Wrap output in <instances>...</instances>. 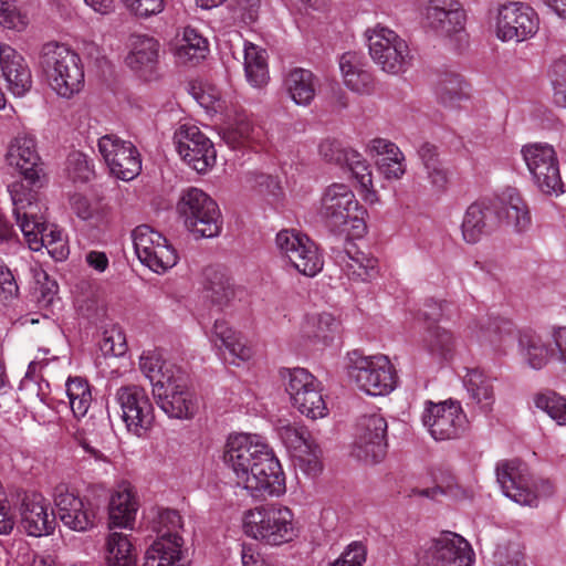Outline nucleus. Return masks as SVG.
Returning <instances> with one entry per match:
<instances>
[{"instance_id": "1", "label": "nucleus", "mask_w": 566, "mask_h": 566, "mask_svg": "<svg viewBox=\"0 0 566 566\" xmlns=\"http://www.w3.org/2000/svg\"><path fill=\"white\" fill-rule=\"evenodd\" d=\"M224 461L234 473L237 484L255 499L285 493V475L264 438L240 433L230 437Z\"/></svg>"}, {"instance_id": "2", "label": "nucleus", "mask_w": 566, "mask_h": 566, "mask_svg": "<svg viewBox=\"0 0 566 566\" xmlns=\"http://www.w3.org/2000/svg\"><path fill=\"white\" fill-rule=\"evenodd\" d=\"M13 214L23 233L29 248L39 251L45 248L56 260H63L69 254L63 232L55 226L49 224L39 214L40 207L34 195L21 196L12 192Z\"/></svg>"}, {"instance_id": "3", "label": "nucleus", "mask_w": 566, "mask_h": 566, "mask_svg": "<svg viewBox=\"0 0 566 566\" xmlns=\"http://www.w3.org/2000/svg\"><path fill=\"white\" fill-rule=\"evenodd\" d=\"M242 523L245 535L271 546L289 543L297 534L292 510L280 504L249 510Z\"/></svg>"}, {"instance_id": "4", "label": "nucleus", "mask_w": 566, "mask_h": 566, "mask_svg": "<svg viewBox=\"0 0 566 566\" xmlns=\"http://www.w3.org/2000/svg\"><path fill=\"white\" fill-rule=\"evenodd\" d=\"M80 62V56L64 44L50 42L42 46L40 65L52 90L62 97H71L83 87Z\"/></svg>"}, {"instance_id": "5", "label": "nucleus", "mask_w": 566, "mask_h": 566, "mask_svg": "<svg viewBox=\"0 0 566 566\" xmlns=\"http://www.w3.org/2000/svg\"><path fill=\"white\" fill-rule=\"evenodd\" d=\"M177 210L186 228L197 238H214L222 229L218 203L203 190L191 187L182 191Z\"/></svg>"}, {"instance_id": "6", "label": "nucleus", "mask_w": 566, "mask_h": 566, "mask_svg": "<svg viewBox=\"0 0 566 566\" xmlns=\"http://www.w3.org/2000/svg\"><path fill=\"white\" fill-rule=\"evenodd\" d=\"M318 213L333 231H346L348 224L356 230L365 229L363 220L365 211L346 184L334 182L324 189Z\"/></svg>"}, {"instance_id": "7", "label": "nucleus", "mask_w": 566, "mask_h": 566, "mask_svg": "<svg viewBox=\"0 0 566 566\" xmlns=\"http://www.w3.org/2000/svg\"><path fill=\"white\" fill-rule=\"evenodd\" d=\"M369 55L385 73L399 75L411 66L412 54L409 45L394 30L376 24L365 31Z\"/></svg>"}, {"instance_id": "8", "label": "nucleus", "mask_w": 566, "mask_h": 566, "mask_svg": "<svg viewBox=\"0 0 566 566\" xmlns=\"http://www.w3.org/2000/svg\"><path fill=\"white\" fill-rule=\"evenodd\" d=\"M348 374L356 386L370 396H385L397 384L395 368L385 355L361 356L353 353Z\"/></svg>"}, {"instance_id": "9", "label": "nucleus", "mask_w": 566, "mask_h": 566, "mask_svg": "<svg viewBox=\"0 0 566 566\" xmlns=\"http://www.w3.org/2000/svg\"><path fill=\"white\" fill-rule=\"evenodd\" d=\"M521 154L535 185L543 193L563 192L558 159L553 146L542 143L527 144L522 147Z\"/></svg>"}, {"instance_id": "10", "label": "nucleus", "mask_w": 566, "mask_h": 566, "mask_svg": "<svg viewBox=\"0 0 566 566\" xmlns=\"http://www.w3.org/2000/svg\"><path fill=\"white\" fill-rule=\"evenodd\" d=\"M115 400L127 431L138 438L144 437L155 421L154 407L146 390L138 385L122 386L116 390Z\"/></svg>"}, {"instance_id": "11", "label": "nucleus", "mask_w": 566, "mask_h": 566, "mask_svg": "<svg viewBox=\"0 0 566 566\" xmlns=\"http://www.w3.org/2000/svg\"><path fill=\"white\" fill-rule=\"evenodd\" d=\"M275 243L280 253L301 274L313 277L322 271L323 256L307 235L295 230H282L276 234Z\"/></svg>"}, {"instance_id": "12", "label": "nucleus", "mask_w": 566, "mask_h": 566, "mask_svg": "<svg viewBox=\"0 0 566 566\" xmlns=\"http://www.w3.org/2000/svg\"><path fill=\"white\" fill-rule=\"evenodd\" d=\"M473 557L468 541L455 533L443 532L419 552L418 562L422 566H470Z\"/></svg>"}, {"instance_id": "13", "label": "nucleus", "mask_w": 566, "mask_h": 566, "mask_svg": "<svg viewBox=\"0 0 566 566\" xmlns=\"http://www.w3.org/2000/svg\"><path fill=\"white\" fill-rule=\"evenodd\" d=\"M132 235L137 258L155 273H164L177 264L176 250L158 231L142 224Z\"/></svg>"}, {"instance_id": "14", "label": "nucleus", "mask_w": 566, "mask_h": 566, "mask_svg": "<svg viewBox=\"0 0 566 566\" xmlns=\"http://www.w3.org/2000/svg\"><path fill=\"white\" fill-rule=\"evenodd\" d=\"M538 28V15L527 3L509 2L497 10L495 32L501 41L523 42L533 38Z\"/></svg>"}, {"instance_id": "15", "label": "nucleus", "mask_w": 566, "mask_h": 566, "mask_svg": "<svg viewBox=\"0 0 566 566\" xmlns=\"http://www.w3.org/2000/svg\"><path fill=\"white\" fill-rule=\"evenodd\" d=\"M423 426L438 441L459 438L467 429L468 419L458 401L426 402L421 416Z\"/></svg>"}, {"instance_id": "16", "label": "nucleus", "mask_w": 566, "mask_h": 566, "mask_svg": "<svg viewBox=\"0 0 566 566\" xmlns=\"http://www.w3.org/2000/svg\"><path fill=\"white\" fill-rule=\"evenodd\" d=\"M98 151L111 174L118 179L129 181L142 170V160L132 142L116 135H105L98 139Z\"/></svg>"}, {"instance_id": "17", "label": "nucleus", "mask_w": 566, "mask_h": 566, "mask_svg": "<svg viewBox=\"0 0 566 566\" xmlns=\"http://www.w3.org/2000/svg\"><path fill=\"white\" fill-rule=\"evenodd\" d=\"M180 157L197 172H206L216 161L210 139L195 125L182 124L174 135Z\"/></svg>"}, {"instance_id": "18", "label": "nucleus", "mask_w": 566, "mask_h": 566, "mask_svg": "<svg viewBox=\"0 0 566 566\" xmlns=\"http://www.w3.org/2000/svg\"><path fill=\"white\" fill-rule=\"evenodd\" d=\"M8 164L15 168L31 187H41L44 177L43 163L33 134L22 132L14 136L7 151Z\"/></svg>"}, {"instance_id": "19", "label": "nucleus", "mask_w": 566, "mask_h": 566, "mask_svg": "<svg viewBox=\"0 0 566 566\" xmlns=\"http://www.w3.org/2000/svg\"><path fill=\"white\" fill-rule=\"evenodd\" d=\"M426 27L439 36L462 38L467 14L458 0H429L423 8Z\"/></svg>"}, {"instance_id": "20", "label": "nucleus", "mask_w": 566, "mask_h": 566, "mask_svg": "<svg viewBox=\"0 0 566 566\" xmlns=\"http://www.w3.org/2000/svg\"><path fill=\"white\" fill-rule=\"evenodd\" d=\"M496 480L504 495L512 501L521 505H537V493L524 463L517 460L497 463Z\"/></svg>"}, {"instance_id": "21", "label": "nucleus", "mask_w": 566, "mask_h": 566, "mask_svg": "<svg viewBox=\"0 0 566 566\" xmlns=\"http://www.w3.org/2000/svg\"><path fill=\"white\" fill-rule=\"evenodd\" d=\"M153 395L160 409L171 418L190 419L198 408L197 396L185 385L167 378V384L158 379Z\"/></svg>"}, {"instance_id": "22", "label": "nucleus", "mask_w": 566, "mask_h": 566, "mask_svg": "<svg viewBox=\"0 0 566 566\" xmlns=\"http://www.w3.org/2000/svg\"><path fill=\"white\" fill-rule=\"evenodd\" d=\"M387 421L379 413L360 418L355 442L356 455L373 463L384 459L387 450Z\"/></svg>"}, {"instance_id": "23", "label": "nucleus", "mask_w": 566, "mask_h": 566, "mask_svg": "<svg viewBox=\"0 0 566 566\" xmlns=\"http://www.w3.org/2000/svg\"><path fill=\"white\" fill-rule=\"evenodd\" d=\"M54 504L61 522L72 531L85 532L93 527L95 513L90 502L84 501L65 484L54 490Z\"/></svg>"}, {"instance_id": "24", "label": "nucleus", "mask_w": 566, "mask_h": 566, "mask_svg": "<svg viewBox=\"0 0 566 566\" xmlns=\"http://www.w3.org/2000/svg\"><path fill=\"white\" fill-rule=\"evenodd\" d=\"M500 224L501 217L494 202L475 201L464 212L461 223L462 238L467 243L474 244L495 231Z\"/></svg>"}, {"instance_id": "25", "label": "nucleus", "mask_w": 566, "mask_h": 566, "mask_svg": "<svg viewBox=\"0 0 566 566\" xmlns=\"http://www.w3.org/2000/svg\"><path fill=\"white\" fill-rule=\"evenodd\" d=\"M50 504L42 494L24 493L20 504L21 526L30 536H44L54 531L55 515L49 513Z\"/></svg>"}, {"instance_id": "26", "label": "nucleus", "mask_w": 566, "mask_h": 566, "mask_svg": "<svg viewBox=\"0 0 566 566\" xmlns=\"http://www.w3.org/2000/svg\"><path fill=\"white\" fill-rule=\"evenodd\" d=\"M160 43L153 36L134 34L129 39L126 63L138 76L150 80L159 64Z\"/></svg>"}, {"instance_id": "27", "label": "nucleus", "mask_w": 566, "mask_h": 566, "mask_svg": "<svg viewBox=\"0 0 566 566\" xmlns=\"http://www.w3.org/2000/svg\"><path fill=\"white\" fill-rule=\"evenodd\" d=\"M0 70L14 96H22L31 88V71L23 56L4 43H0Z\"/></svg>"}, {"instance_id": "28", "label": "nucleus", "mask_w": 566, "mask_h": 566, "mask_svg": "<svg viewBox=\"0 0 566 566\" xmlns=\"http://www.w3.org/2000/svg\"><path fill=\"white\" fill-rule=\"evenodd\" d=\"M138 501L134 488L128 482H122L113 491L108 503L109 528H129L135 523Z\"/></svg>"}, {"instance_id": "29", "label": "nucleus", "mask_w": 566, "mask_h": 566, "mask_svg": "<svg viewBox=\"0 0 566 566\" xmlns=\"http://www.w3.org/2000/svg\"><path fill=\"white\" fill-rule=\"evenodd\" d=\"M338 64L343 82L348 90L357 94H370L374 91L373 74L360 53L345 52L340 55Z\"/></svg>"}, {"instance_id": "30", "label": "nucleus", "mask_w": 566, "mask_h": 566, "mask_svg": "<svg viewBox=\"0 0 566 566\" xmlns=\"http://www.w3.org/2000/svg\"><path fill=\"white\" fill-rule=\"evenodd\" d=\"M501 223L516 232H524L531 227L532 218L526 202L516 189H506L494 201Z\"/></svg>"}, {"instance_id": "31", "label": "nucleus", "mask_w": 566, "mask_h": 566, "mask_svg": "<svg viewBox=\"0 0 566 566\" xmlns=\"http://www.w3.org/2000/svg\"><path fill=\"white\" fill-rule=\"evenodd\" d=\"M211 342L220 350L224 348L228 352L232 364L235 363V359L248 360L252 356V350L245 345L242 336L233 331L224 319H216L211 332Z\"/></svg>"}, {"instance_id": "32", "label": "nucleus", "mask_w": 566, "mask_h": 566, "mask_svg": "<svg viewBox=\"0 0 566 566\" xmlns=\"http://www.w3.org/2000/svg\"><path fill=\"white\" fill-rule=\"evenodd\" d=\"M284 83L289 96L302 106L311 104L318 87L317 77L310 70L302 67L291 70Z\"/></svg>"}, {"instance_id": "33", "label": "nucleus", "mask_w": 566, "mask_h": 566, "mask_svg": "<svg viewBox=\"0 0 566 566\" xmlns=\"http://www.w3.org/2000/svg\"><path fill=\"white\" fill-rule=\"evenodd\" d=\"M107 434L108 432L104 423L98 424L93 418H90L75 430L73 437L85 453L94 460L107 462L108 459L102 451Z\"/></svg>"}, {"instance_id": "34", "label": "nucleus", "mask_w": 566, "mask_h": 566, "mask_svg": "<svg viewBox=\"0 0 566 566\" xmlns=\"http://www.w3.org/2000/svg\"><path fill=\"white\" fill-rule=\"evenodd\" d=\"M244 72L249 84L262 87L269 82L266 51L253 43L244 44Z\"/></svg>"}, {"instance_id": "35", "label": "nucleus", "mask_w": 566, "mask_h": 566, "mask_svg": "<svg viewBox=\"0 0 566 566\" xmlns=\"http://www.w3.org/2000/svg\"><path fill=\"white\" fill-rule=\"evenodd\" d=\"M209 51L207 39L196 29L187 27L184 30L182 39L175 48V56L178 63H198L205 59Z\"/></svg>"}, {"instance_id": "36", "label": "nucleus", "mask_w": 566, "mask_h": 566, "mask_svg": "<svg viewBox=\"0 0 566 566\" xmlns=\"http://www.w3.org/2000/svg\"><path fill=\"white\" fill-rule=\"evenodd\" d=\"M226 142L233 148L238 146L253 147L265 140L263 128L248 117H238L234 124L224 133Z\"/></svg>"}, {"instance_id": "37", "label": "nucleus", "mask_w": 566, "mask_h": 566, "mask_svg": "<svg viewBox=\"0 0 566 566\" xmlns=\"http://www.w3.org/2000/svg\"><path fill=\"white\" fill-rule=\"evenodd\" d=\"M182 546L174 539L157 538L146 551L144 566H181Z\"/></svg>"}, {"instance_id": "38", "label": "nucleus", "mask_w": 566, "mask_h": 566, "mask_svg": "<svg viewBox=\"0 0 566 566\" xmlns=\"http://www.w3.org/2000/svg\"><path fill=\"white\" fill-rule=\"evenodd\" d=\"M105 546L107 566H136V555L128 535L111 532Z\"/></svg>"}, {"instance_id": "39", "label": "nucleus", "mask_w": 566, "mask_h": 566, "mask_svg": "<svg viewBox=\"0 0 566 566\" xmlns=\"http://www.w3.org/2000/svg\"><path fill=\"white\" fill-rule=\"evenodd\" d=\"M464 385L471 398L480 406V408L488 412L494 402V392L491 379L488 378L483 371L473 368L468 369L464 376Z\"/></svg>"}, {"instance_id": "40", "label": "nucleus", "mask_w": 566, "mask_h": 566, "mask_svg": "<svg viewBox=\"0 0 566 566\" xmlns=\"http://www.w3.org/2000/svg\"><path fill=\"white\" fill-rule=\"evenodd\" d=\"M280 377L284 382L285 390L291 401L295 397L304 396L307 391L322 385V382L305 368H281Z\"/></svg>"}, {"instance_id": "41", "label": "nucleus", "mask_w": 566, "mask_h": 566, "mask_svg": "<svg viewBox=\"0 0 566 566\" xmlns=\"http://www.w3.org/2000/svg\"><path fill=\"white\" fill-rule=\"evenodd\" d=\"M437 97L446 107H457L468 98L467 84L459 74L448 73L440 77L437 88Z\"/></svg>"}, {"instance_id": "42", "label": "nucleus", "mask_w": 566, "mask_h": 566, "mask_svg": "<svg viewBox=\"0 0 566 566\" xmlns=\"http://www.w3.org/2000/svg\"><path fill=\"white\" fill-rule=\"evenodd\" d=\"M481 338L495 350L505 353L515 340V329L510 321L495 318L482 328Z\"/></svg>"}, {"instance_id": "43", "label": "nucleus", "mask_w": 566, "mask_h": 566, "mask_svg": "<svg viewBox=\"0 0 566 566\" xmlns=\"http://www.w3.org/2000/svg\"><path fill=\"white\" fill-rule=\"evenodd\" d=\"M73 212L92 227H99L107 221L108 209L98 200H90L83 195L75 193L70 198Z\"/></svg>"}, {"instance_id": "44", "label": "nucleus", "mask_w": 566, "mask_h": 566, "mask_svg": "<svg viewBox=\"0 0 566 566\" xmlns=\"http://www.w3.org/2000/svg\"><path fill=\"white\" fill-rule=\"evenodd\" d=\"M427 352L438 359H448L454 352L455 338L453 334L440 326H430L423 338Z\"/></svg>"}, {"instance_id": "45", "label": "nucleus", "mask_w": 566, "mask_h": 566, "mask_svg": "<svg viewBox=\"0 0 566 566\" xmlns=\"http://www.w3.org/2000/svg\"><path fill=\"white\" fill-rule=\"evenodd\" d=\"M518 346L522 356L533 369L543 368L552 356L551 349L535 334H522L518 338Z\"/></svg>"}, {"instance_id": "46", "label": "nucleus", "mask_w": 566, "mask_h": 566, "mask_svg": "<svg viewBox=\"0 0 566 566\" xmlns=\"http://www.w3.org/2000/svg\"><path fill=\"white\" fill-rule=\"evenodd\" d=\"M70 408L76 418L84 417L92 403L88 382L81 377H70L65 384Z\"/></svg>"}, {"instance_id": "47", "label": "nucleus", "mask_w": 566, "mask_h": 566, "mask_svg": "<svg viewBox=\"0 0 566 566\" xmlns=\"http://www.w3.org/2000/svg\"><path fill=\"white\" fill-rule=\"evenodd\" d=\"M291 402L302 415L313 420L324 418L328 413L322 385L307 391L304 396L295 397Z\"/></svg>"}, {"instance_id": "48", "label": "nucleus", "mask_w": 566, "mask_h": 566, "mask_svg": "<svg viewBox=\"0 0 566 566\" xmlns=\"http://www.w3.org/2000/svg\"><path fill=\"white\" fill-rule=\"evenodd\" d=\"M182 517L178 511L161 509L154 521V531L158 538L174 539L177 544H184L179 532L182 530Z\"/></svg>"}, {"instance_id": "49", "label": "nucleus", "mask_w": 566, "mask_h": 566, "mask_svg": "<svg viewBox=\"0 0 566 566\" xmlns=\"http://www.w3.org/2000/svg\"><path fill=\"white\" fill-rule=\"evenodd\" d=\"M206 296L218 305L227 304L233 296L234 290L229 279L214 270L206 272Z\"/></svg>"}, {"instance_id": "50", "label": "nucleus", "mask_w": 566, "mask_h": 566, "mask_svg": "<svg viewBox=\"0 0 566 566\" xmlns=\"http://www.w3.org/2000/svg\"><path fill=\"white\" fill-rule=\"evenodd\" d=\"M535 406L545 411L560 426H566V398L554 391H546L535 396Z\"/></svg>"}, {"instance_id": "51", "label": "nucleus", "mask_w": 566, "mask_h": 566, "mask_svg": "<svg viewBox=\"0 0 566 566\" xmlns=\"http://www.w3.org/2000/svg\"><path fill=\"white\" fill-rule=\"evenodd\" d=\"M227 8L234 23L250 25L259 18L261 0H228Z\"/></svg>"}, {"instance_id": "52", "label": "nucleus", "mask_w": 566, "mask_h": 566, "mask_svg": "<svg viewBox=\"0 0 566 566\" xmlns=\"http://www.w3.org/2000/svg\"><path fill=\"white\" fill-rule=\"evenodd\" d=\"M321 455V449L312 440H310L294 454L300 469L307 475L313 476L317 475L322 471Z\"/></svg>"}, {"instance_id": "53", "label": "nucleus", "mask_w": 566, "mask_h": 566, "mask_svg": "<svg viewBox=\"0 0 566 566\" xmlns=\"http://www.w3.org/2000/svg\"><path fill=\"white\" fill-rule=\"evenodd\" d=\"M377 260L361 252L355 256H349L346 264L348 274L361 281H370L378 274Z\"/></svg>"}, {"instance_id": "54", "label": "nucleus", "mask_w": 566, "mask_h": 566, "mask_svg": "<svg viewBox=\"0 0 566 566\" xmlns=\"http://www.w3.org/2000/svg\"><path fill=\"white\" fill-rule=\"evenodd\" d=\"M165 361L157 352H145L139 358V368L142 373L150 380L153 387L158 379L167 384V378H171L163 371Z\"/></svg>"}, {"instance_id": "55", "label": "nucleus", "mask_w": 566, "mask_h": 566, "mask_svg": "<svg viewBox=\"0 0 566 566\" xmlns=\"http://www.w3.org/2000/svg\"><path fill=\"white\" fill-rule=\"evenodd\" d=\"M66 170L74 181H88L93 175L92 165L87 156L80 151L69 155Z\"/></svg>"}, {"instance_id": "56", "label": "nucleus", "mask_w": 566, "mask_h": 566, "mask_svg": "<svg viewBox=\"0 0 566 566\" xmlns=\"http://www.w3.org/2000/svg\"><path fill=\"white\" fill-rule=\"evenodd\" d=\"M277 432L286 448L294 450V452L298 451L311 440L304 428L290 423L280 426Z\"/></svg>"}, {"instance_id": "57", "label": "nucleus", "mask_w": 566, "mask_h": 566, "mask_svg": "<svg viewBox=\"0 0 566 566\" xmlns=\"http://www.w3.org/2000/svg\"><path fill=\"white\" fill-rule=\"evenodd\" d=\"M244 184L251 189H256L261 193H270L277 196L280 185L277 180L271 175L263 172L249 171L244 176Z\"/></svg>"}, {"instance_id": "58", "label": "nucleus", "mask_w": 566, "mask_h": 566, "mask_svg": "<svg viewBox=\"0 0 566 566\" xmlns=\"http://www.w3.org/2000/svg\"><path fill=\"white\" fill-rule=\"evenodd\" d=\"M350 171L364 192V200L370 203L377 201V193L374 190L373 175L368 163L365 160L360 165L354 166Z\"/></svg>"}, {"instance_id": "59", "label": "nucleus", "mask_w": 566, "mask_h": 566, "mask_svg": "<svg viewBox=\"0 0 566 566\" xmlns=\"http://www.w3.org/2000/svg\"><path fill=\"white\" fill-rule=\"evenodd\" d=\"M379 171L386 179H399L406 172L405 156H386L376 160Z\"/></svg>"}, {"instance_id": "60", "label": "nucleus", "mask_w": 566, "mask_h": 566, "mask_svg": "<svg viewBox=\"0 0 566 566\" xmlns=\"http://www.w3.org/2000/svg\"><path fill=\"white\" fill-rule=\"evenodd\" d=\"M331 147L332 144L329 143L322 144L319 147L321 154L328 158V160H335L338 164L347 166L349 170H352L354 166H358L366 160L361 154L352 148L339 149L335 155L328 157L327 149Z\"/></svg>"}, {"instance_id": "61", "label": "nucleus", "mask_w": 566, "mask_h": 566, "mask_svg": "<svg viewBox=\"0 0 566 566\" xmlns=\"http://www.w3.org/2000/svg\"><path fill=\"white\" fill-rule=\"evenodd\" d=\"M101 350L104 355L122 356L126 352L125 337L119 329H111L104 333L101 342Z\"/></svg>"}, {"instance_id": "62", "label": "nucleus", "mask_w": 566, "mask_h": 566, "mask_svg": "<svg viewBox=\"0 0 566 566\" xmlns=\"http://www.w3.org/2000/svg\"><path fill=\"white\" fill-rule=\"evenodd\" d=\"M365 560L366 547L360 542H353L331 566H363Z\"/></svg>"}, {"instance_id": "63", "label": "nucleus", "mask_w": 566, "mask_h": 566, "mask_svg": "<svg viewBox=\"0 0 566 566\" xmlns=\"http://www.w3.org/2000/svg\"><path fill=\"white\" fill-rule=\"evenodd\" d=\"M124 4L135 15L148 18L164 10L165 0H124Z\"/></svg>"}, {"instance_id": "64", "label": "nucleus", "mask_w": 566, "mask_h": 566, "mask_svg": "<svg viewBox=\"0 0 566 566\" xmlns=\"http://www.w3.org/2000/svg\"><path fill=\"white\" fill-rule=\"evenodd\" d=\"M0 24L7 29L20 30L25 22L19 13L14 1L0 0Z\"/></svg>"}]
</instances>
